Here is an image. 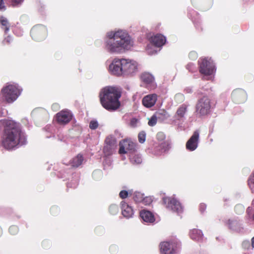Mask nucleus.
Masks as SVG:
<instances>
[{
	"instance_id": "obj_30",
	"label": "nucleus",
	"mask_w": 254,
	"mask_h": 254,
	"mask_svg": "<svg viewBox=\"0 0 254 254\" xmlns=\"http://www.w3.org/2000/svg\"><path fill=\"white\" fill-rule=\"evenodd\" d=\"M109 211L111 214L115 215L119 212V207L116 204H111L109 208Z\"/></svg>"
},
{
	"instance_id": "obj_33",
	"label": "nucleus",
	"mask_w": 254,
	"mask_h": 254,
	"mask_svg": "<svg viewBox=\"0 0 254 254\" xmlns=\"http://www.w3.org/2000/svg\"><path fill=\"white\" fill-rule=\"evenodd\" d=\"M157 121V118L155 115H153L149 119L148 124L149 126L153 127L155 126Z\"/></svg>"
},
{
	"instance_id": "obj_43",
	"label": "nucleus",
	"mask_w": 254,
	"mask_h": 254,
	"mask_svg": "<svg viewBox=\"0 0 254 254\" xmlns=\"http://www.w3.org/2000/svg\"><path fill=\"white\" fill-rule=\"evenodd\" d=\"M117 250V248L115 246H111L110 247V251L111 253L115 252Z\"/></svg>"
},
{
	"instance_id": "obj_16",
	"label": "nucleus",
	"mask_w": 254,
	"mask_h": 254,
	"mask_svg": "<svg viewBox=\"0 0 254 254\" xmlns=\"http://www.w3.org/2000/svg\"><path fill=\"white\" fill-rule=\"evenodd\" d=\"M166 41L165 37L161 34H157L150 38L151 43L157 47H160L164 45Z\"/></svg>"
},
{
	"instance_id": "obj_48",
	"label": "nucleus",
	"mask_w": 254,
	"mask_h": 254,
	"mask_svg": "<svg viewBox=\"0 0 254 254\" xmlns=\"http://www.w3.org/2000/svg\"><path fill=\"white\" fill-rule=\"evenodd\" d=\"M243 245H249L250 244H249V242H244L243 243Z\"/></svg>"
},
{
	"instance_id": "obj_25",
	"label": "nucleus",
	"mask_w": 254,
	"mask_h": 254,
	"mask_svg": "<svg viewBox=\"0 0 254 254\" xmlns=\"http://www.w3.org/2000/svg\"><path fill=\"white\" fill-rule=\"evenodd\" d=\"M199 72L204 76L206 75V59L205 58L200 59L198 61Z\"/></svg>"
},
{
	"instance_id": "obj_28",
	"label": "nucleus",
	"mask_w": 254,
	"mask_h": 254,
	"mask_svg": "<svg viewBox=\"0 0 254 254\" xmlns=\"http://www.w3.org/2000/svg\"><path fill=\"white\" fill-rule=\"evenodd\" d=\"M248 184L253 192L254 191V172L250 176L248 181Z\"/></svg>"
},
{
	"instance_id": "obj_8",
	"label": "nucleus",
	"mask_w": 254,
	"mask_h": 254,
	"mask_svg": "<svg viewBox=\"0 0 254 254\" xmlns=\"http://www.w3.org/2000/svg\"><path fill=\"white\" fill-rule=\"evenodd\" d=\"M119 146V153L120 154L127 153L132 154L135 151V143L129 139H126L120 141Z\"/></svg>"
},
{
	"instance_id": "obj_13",
	"label": "nucleus",
	"mask_w": 254,
	"mask_h": 254,
	"mask_svg": "<svg viewBox=\"0 0 254 254\" xmlns=\"http://www.w3.org/2000/svg\"><path fill=\"white\" fill-rule=\"evenodd\" d=\"M198 139L199 133L197 131H195L187 142L186 144V149L190 151L195 150L198 146Z\"/></svg>"
},
{
	"instance_id": "obj_34",
	"label": "nucleus",
	"mask_w": 254,
	"mask_h": 254,
	"mask_svg": "<svg viewBox=\"0 0 254 254\" xmlns=\"http://www.w3.org/2000/svg\"><path fill=\"white\" fill-rule=\"evenodd\" d=\"M128 196V192L125 190H121L119 193V196L122 199H125Z\"/></svg>"
},
{
	"instance_id": "obj_19",
	"label": "nucleus",
	"mask_w": 254,
	"mask_h": 254,
	"mask_svg": "<svg viewBox=\"0 0 254 254\" xmlns=\"http://www.w3.org/2000/svg\"><path fill=\"white\" fill-rule=\"evenodd\" d=\"M206 98L203 97L200 99L196 105L197 111L199 112L202 115H204L206 114Z\"/></svg>"
},
{
	"instance_id": "obj_31",
	"label": "nucleus",
	"mask_w": 254,
	"mask_h": 254,
	"mask_svg": "<svg viewBox=\"0 0 254 254\" xmlns=\"http://www.w3.org/2000/svg\"><path fill=\"white\" fill-rule=\"evenodd\" d=\"M153 201V199L151 196H144L142 203L145 205H150Z\"/></svg>"
},
{
	"instance_id": "obj_15",
	"label": "nucleus",
	"mask_w": 254,
	"mask_h": 254,
	"mask_svg": "<svg viewBox=\"0 0 254 254\" xmlns=\"http://www.w3.org/2000/svg\"><path fill=\"white\" fill-rule=\"evenodd\" d=\"M122 214L124 217L129 218L132 217L133 214V209L130 205L125 201H122L120 203Z\"/></svg>"
},
{
	"instance_id": "obj_20",
	"label": "nucleus",
	"mask_w": 254,
	"mask_h": 254,
	"mask_svg": "<svg viewBox=\"0 0 254 254\" xmlns=\"http://www.w3.org/2000/svg\"><path fill=\"white\" fill-rule=\"evenodd\" d=\"M190 236L191 239L199 241L202 239V234L200 230L193 229L190 231Z\"/></svg>"
},
{
	"instance_id": "obj_2",
	"label": "nucleus",
	"mask_w": 254,
	"mask_h": 254,
	"mask_svg": "<svg viewBox=\"0 0 254 254\" xmlns=\"http://www.w3.org/2000/svg\"><path fill=\"white\" fill-rule=\"evenodd\" d=\"M108 40L106 42V48L111 53H121L132 46L130 37L127 33L119 30L108 34Z\"/></svg>"
},
{
	"instance_id": "obj_5",
	"label": "nucleus",
	"mask_w": 254,
	"mask_h": 254,
	"mask_svg": "<svg viewBox=\"0 0 254 254\" xmlns=\"http://www.w3.org/2000/svg\"><path fill=\"white\" fill-rule=\"evenodd\" d=\"M160 252L163 254H176L181 249L180 243L176 240L163 242L160 244Z\"/></svg>"
},
{
	"instance_id": "obj_22",
	"label": "nucleus",
	"mask_w": 254,
	"mask_h": 254,
	"mask_svg": "<svg viewBox=\"0 0 254 254\" xmlns=\"http://www.w3.org/2000/svg\"><path fill=\"white\" fill-rule=\"evenodd\" d=\"M83 161V157L82 155L78 154L70 161V164L72 167L76 168L81 165Z\"/></svg>"
},
{
	"instance_id": "obj_46",
	"label": "nucleus",
	"mask_w": 254,
	"mask_h": 254,
	"mask_svg": "<svg viewBox=\"0 0 254 254\" xmlns=\"http://www.w3.org/2000/svg\"><path fill=\"white\" fill-rule=\"evenodd\" d=\"M238 209H241L242 212H244V208L242 206H240V205H237L235 207V209L236 211Z\"/></svg>"
},
{
	"instance_id": "obj_3",
	"label": "nucleus",
	"mask_w": 254,
	"mask_h": 254,
	"mask_svg": "<svg viewBox=\"0 0 254 254\" xmlns=\"http://www.w3.org/2000/svg\"><path fill=\"white\" fill-rule=\"evenodd\" d=\"M122 93L121 88L116 86H107L103 88L99 94L101 105L110 112L117 110L121 106L119 99Z\"/></svg>"
},
{
	"instance_id": "obj_12",
	"label": "nucleus",
	"mask_w": 254,
	"mask_h": 254,
	"mask_svg": "<svg viewBox=\"0 0 254 254\" xmlns=\"http://www.w3.org/2000/svg\"><path fill=\"white\" fill-rule=\"evenodd\" d=\"M231 96L233 102L237 104L244 103L247 98L246 92L242 89H237L234 90Z\"/></svg>"
},
{
	"instance_id": "obj_27",
	"label": "nucleus",
	"mask_w": 254,
	"mask_h": 254,
	"mask_svg": "<svg viewBox=\"0 0 254 254\" xmlns=\"http://www.w3.org/2000/svg\"><path fill=\"white\" fill-rule=\"evenodd\" d=\"M130 161L133 164H139L142 162L141 157L138 154H132L130 155Z\"/></svg>"
},
{
	"instance_id": "obj_23",
	"label": "nucleus",
	"mask_w": 254,
	"mask_h": 254,
	"mask_svg": "<svg viewBox=\"0 0 254 254\" xmlns=\"http://www.w3.org/2000/svg\"><path fill=\"white\" fill-rule=\"evenodd\" d=\"M0 23L1 28L4 30L5 33H7L10 29V23L8 20L5 17L1 16L0 17Z\"/></svg>"
},
{
	"instance_id": "obj_45",
	"label": "nucleus",
	"mask_w": 254,
	"mask_h": 254,
	"mask_svg": "<svg viewBox=\"0 0 254 254\" xmlns=\"http://www.w3.org/2000/svg\"><path fill=\"white\" fill-rule=\"evenodd\" d=\"M235 223H236L235 221L231 220H229L227 222V224L229 226L230 228H232V225Z\"/></svg>"
},
{
	"instance_id": "obj_32",
	"label": "nucleus",
	"mask_w": 254,
	"mask_h": 254,
	"mask_svg": "<svg viewBox=\"0 0 254 254\" xmlns=\"http://www.w3.org/2000/svg\"><path fill=\"white\" fill-rule=\"evenodd\" d=\"M138 141L140 143H143L146 139V134L144 131H141L138 135Z\"/></svg>"
},
{
	"instance_id": "obj_14",
	"label": "nucleus",
	"mask_w": 254,
	"mask_h": 254,
	"mask_svg": "<svg viewBox=\"0 0 254 254\" xmlns=\"http://www.w3.org/2000/svg\"><path fill=\"white\" fill-rule=\"evenodd\" d=\"M157 100V95L156 94H151L145 96L142 100V105L147 108L152 107L155 105Z\"/></svg>"
},
{
	"instance_id": "obj_7",
	"label": "nucleus",
	"mask_w": 254,
	"mask_h": 254,
	"mask_svg": "<svg viewBox=\"0 0 254 254\" xmlns=\"http://www.w3.org/2000/svg\"><path fill=\"white\" fill-rule=\"evenodd\" d=\"M123 75H133L138 71V64L133 60L122 59Z\"/></svg>"
},
{
	"instance_id": "obj_49",
	"label": "nucleus",
	"mask_w": 254,
	"mask_h": 254,
	"mask_svg": "<svg viewBox=\"0 0 254 254\" xmlns=\"http://www.w3.org/2000/svg\"><path fill=\"white\" fill-rule=\"evenodd\" d=\"M191 1L193 3H195L197 0H191Z\"/></svg>"
},
{
	"instance_id": "obj_42",
	"label": "nucleus",
	"mask_w": 254,
	"mask_h": 254,
	"mask_svg": "<svg viewBox=\"0 0 254 254\" xmlns=\"http://www.w3.org/2000/svg\"><path fill=\"white\" fill-rule=\"evenodd\" d=\"M111 142H115L116 143V141L114 140H112L109 138H106L105 140L106 145H110Z\"/></svg>"
},
{
	"instance_id": "obj_24",
	"label": "nucleus",
	"mask_w": 254,
	"mask_h": 254,
	"mask_svg": "<svg viewBox=\"0 0 254 254\" xmlns=\"http://www.w3.org/2000/svg\"><path fill=\"white\" fill-rule=\"evenodd\" d=\"M116 144L115 142H111L110 145H106L103 148V152L107 155H111L115 149Z\"/></svg>"
},
{
	"instance_id": "obj_1",
	"label": "nucleus",
	"mask_w": 254,
	"mask_h": 254,
	"mask_svg": "<svg viewBox=\"0 0 254 254\" xmlns=\"http://www.w3.org/2000/svg\"><path fill=\"white\" fill-rule=\"evenodd\" d=\"M3 125L0 141V144L3 148L10 150L26 143V137L19 123L13 120H5Z\"/></svg>"
},
{
	"instance_id": "obj_37",
	"label": "nucleus",
	"mask_w": 254,
	"mask_h": 254,
	"mask_svg": "<svg viewBox=\"0 0 254 254\" xmlns=\"http://www.w3.org/2000/svg\"><path fill=\"white\" fill-rule=\"evenodd\" d=\"M98 126V124L97 122H96V121H92L90 122V123L89 124V127L92 129H95L97 128Z\"/></svg>"
},
{
	"instance_id": "obj_4",
	"label": "nucleus",
	"mask_w": 254,
	"mask_h": 254,
	"mask_svg": "<svg viewBox=\"0 0 254 254\" xmlns=\"http://www.w3.org/2000/svg\"><path fill=\"white\" fill-rule=\"evenodd\" d=\"M2 97L7 103L15 101L20 94L19 90L14 85L10 84L3 87L1 91Z\"/></svg>"
},
{
	"instance_id": "obj_41",
	"label": "nucleus",
	"mask_w": 254,
	"mask_h": 254,
	"mask_svg": "<svg viewBox=\"0 0 254 254\" xmlns=\"http://www.w3.org/2000/svg\"><path fill=\"white\" fill-rule=\"evenodd\" d=\"M5 3L3 0H0V10H5Z\"/></svg>"
},
{
	"instance_id": "obj_29",
	"label": "nucleus",
	"mask_w": 254,
	"mask_h": 254,
	"mask_svg": "<svg viewBox=\"0 0 254 254\" xmlns=\"http://www.w3.org/2000/svg\"><path fill=\"white\" fill-rule=\"evenodd\" d=\"M144 197L143 194L140 192H135L133 196L134 200L137 203H141Z\"/></svg>"
},
{
	"instance_id": "obj_9",
	"label": "nucleus",
	"mask_w": 254,
	"mask_h": 254,
	"mask_svg": "<svg viewBox=\"0 0 254 254\" xmlns=\"http://www.w3.org/2000/svg\"><path fill=\"white\" fill-rule=\"evenodd\" d=\"M72 118V113L68 110H63L55 116L56 121L60 125H65L70 122Z\"/></svg>"
},
{
	"instance_id": "obj_50",
	"label": "nucleus",
	"mask_w": 254,
	"mask_h": 254,
	"mask_svg": "<svg viewBox=\"0 0 254 254\" xmlns=\"http://www.w3.org/2000/svg\"><path fill=\"white\" fill-rule=\"evenodd\" d=\"M252 204L254 205V199L252 201Z\"/></svg>"
},
{
	"instance_id": "obj_17",
	"label": "nucleus",
	"mask_w": 254,
	"mask_h": 254,
	"mask_svg": "<svg viewBox=\"0 0 254 254\" xmlns=\"http://www.w3.org/2000/svg\"><path fill=\"white\" fill-rule=\"evenodd\" d=\"M216 70V68L213 62L211 59L207 60V80L214 81Z\"/></svg>"
},
{
	"instance_id": "obj_10",
	"label": "nucleus",
	"mask_w": 254,
	"mask_h": 254,
	"mask_svg": "<svg viewBox=\"0 0 254 254\" xmlns=\"http://www.w3.org/2000/svg\"><path fill=\"white\" fill-rule=\"evenodd\" d=\"M163 201L168 209L177 213H180L182 211V207L180 203L176 199L165 197L163 198Z\"/></svg>"
},
{
	"instance_id": "obj_36",
	"label": "nucleus",
	"mask_w": 254,
	"mask_h": 254,
	"mask_svg": "<svg viewBox=\"0 0 254 254\" xmlns=\"http://www.w3.org/2000/svg\"><path fill=\"white\" fill-rule=\"evenodd\" d=\"M156 138L159 141H163L165 138V134L163 132H159L156 135Z\"/></svg>"
},
{
	"instance_id": "obj_38",
	"label": "nucleus",
	"mask_w": 254,
	"mask_h": 254,
	"mask_svg": "<svg viewBox=\"0 0 254 254\" xmlns=\"http://www.w3.org/2000/svg\"><path fill=\"white\" fill-rule=\"evenodd\" d=\"M23 0H11V5L12 6H17L21 4Z\"/></svg>"
},
{
	"instance_id": "obj_44",
	"label": "nucleus",
	"mask_w": 254,
	"mask_h": 254,
	"mask_svg": "<svg viewBox=\"0 0 254 254\" xmlns=\"http://www.w3.org/2000/svg\"><path fill=\"white\" fill-rule=\"evenodd\" d=\"M216 104V101L213 100L212 102L209 101L208 103V105L210 108H213L215 106Z\"/></svg>"
},
{
	"instance_id": "obj_21",
	"label": "nucleus",
	"mask_w": 254,
	"mask_h": 254,
	"mask_svg": "<svg viewBox=\"0 0 254 254\" xmlns=\"http://www.w3.org/2000/svg\"><path fill=\"white\" fill-rule=\"evenodd\" d=\"M141 81L146 84L152 83L154 81V77L148 72L142 73L140 75Z\"/></svg>"
},
{
	"instance_id": "obj_40",
	"label": "nucleus",
	"mask_w": 254,
	"mask_h": 254,
	"mask_svg": "<svg viewBox=\"0 0 254 254\" xmlns=\"http://www.w3.org/2000/svg\"><path fill=\"white\" fill-rule=\"evenodd\" d=\"M206 208V205L205 203H201L199 205V211L201 213H203Z\"/></svg>"
},
{
	"instance_id": "obj_39",
	"label": "nucleus",
	"mask_w": 254,
	"mask_h": 254,
	"mask_svg": "<svg viewBox=\"0 0 254 254\" xmlns=\"http://www.w3.org/2000/svg\"><path fill=\"white\" fill-rule=\"evenodd\" d=\"M12 40V38L10 36H7L6 38H5L3 41V44H9Z\"/></svg>"
},
{
	"instance_id": "obj_11",
	"label": "nucleus",
	"mask_w": 254,
	"mask_h": 254,
	"mask_svg": "<svg viewBox=\"0 0 254 254\" xmlns=\"http://www.w3.org/2000/svg\"><path fill=\"white\" fill-rule=\"evenodd\" d=\"M109 69L113 74L123 75V62L122 59H115L109 66Z\"/></svg>"
},
{
	"instance_id": "obj_35",
	"label": "nucleus",
	"mask_w": 254,
	"mask_h": 254,
	"mask_svg": "<svg viewBox=\"0 0 254 254\" xmlns=\"http://www.w3.org/2000/svg\"><path fill=\"white\" fill-rule=\"evenodd\" d=\"M18 231V229L17 226H11L9 228V232L12 235L16 234Z\"/></svg>"
},
{
	"instance_id": "obj_6",
	"label": "nucleus",
	"mask_w": 254,
	"mask_h": 254,
	"mask_svg": "<svg viewBox=\"0 0 254 254\" xmlns=\"http://www.w3.org/2000/svg\"><path fill=\"white\" fill-rule=\"evenodd\" d=\"M30 35L33 40L37 41H42L47 36V28L43 25H35L30 31Z\"/></svg>"
},
{
	"instance_id": "obj_51",
	"label": "nucleus",
	"mask_w": 254,
	"mask_h": 254,
	"mask_svg": "<svg viewBox=\"0 0 254 254\" xmlns=\"http://www.w3.org/2000/svg\"><path fill=\"white\" fill-rule=\"evenodd\" d=\"M253 220L254 221V214H253Z\"/></svg>"
},
{
	"instance_id": "obj_26",
	"label": "nucleus",
	"mask_w": 254,
	"mask_h": 254,
	"mask_svg": "<svg viewBox=\"0 0 254 254\" xmlns=\"http://www.w3.org/2000/svg\"><path fill=\"white\" fill-rule=\"evenodd\" d=\"M187 106L184 104L179 107L176 112L178 117L182 118L184 117L187 110Z\"/></svg>"
},
{
	"instance_id": "obj_18",
	"label": "nucleus",
	"mask_w": 254,
	"mask_h": 254,
	"mask_svg": "<svg viewBox=\"0 0 254 254\" xmlns=\"http://www.w3.org/2000/svg\"><path fill=\"white\" fill-rule=\"evenodd\" d=\"M140 216L145 222L152 223L155 221L153 214L149 211L146 210H141L140 212Z\"/></svg>"
},
{
	"instance_id": "obj_47",
	"label": "nucleus",
	"mask_w": 254,
	"mask_h": 254,
	"mask_svg": "<svg viewBox=\"0 0 254 254\" xmlns=\"http://www.w3.org/2000/svg\"><path fill=\"white\" fill-rule=\"evenodd\" d=\"M252 246L254 248V237L252 239Z\"/></svg>"
}]
</instances>
